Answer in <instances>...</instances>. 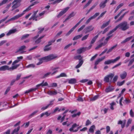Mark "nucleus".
<instances>
[{
	"instance_id": "bb28decb",
	"label": "nucleus",
	"mask_w": 134,
	"mask_h": 134,
	"mask_svg": "<svg viewBox=\"0 0 134 134\" xmlns=\"http://www.w3.org/2000/svg\"><path fill=\"white\" fill-rule=\"evenodd\" d=\"M107 44V42H104L103 43H101L100 44L98 45L97 47H96L95 49H98L101 47L102 46H104L106 45Z\"/></svg>"
},
{
	"instance_id": "9b49d317",
	"label": "nucleus",
	"mask_w": 134,
	"mask_h": 134,
	"mask_svg": "<svg viewBox=\"0 0 134 134\" xmlns=\"http://www.w3.org/2000/svg\"><path fill=\"white\" fill-rule=\"evenodd\" d=\"M79 125H77L76 124L74 123L73 124L71 127L69 129V131L71 132H76L77 131V130H74V129L76 127L78 126Z\"/></svg>"
},
{
	"instance_id": "dca6fc26",
	"label": "nucleus",
	"mask_w": 134,
	"mask_h": 134,
	"mask_svg": "<svg viewBox=\"0 0 134 134\" xmlns=\"http://www.w3.org/2000/svg\"><path fill=\"white\" fill-rule=\"evenodd\" d=\"M105 58V56H104L100 58L97 59L95 62L94 65H97L100 62L104 59Z\"/></svg>"
},
{
	"instance_id": "4c0bfd02",
	"label": "nucleus",
	"mask_w": 134,
	"mask_h": 134,
	"mask_svg": "<svg viewBox=\"0 0 134 134\" xmlns=\"http://www.w3.org/2000/svg\"><path fill=\"white\" fill-rule=\"evenodd\" d=\"M117 46V44H116L114 46H113L111 47V48H109L108 50L107 51V53H109L111 52L112 51L115 47H116Z\"/></svg>"
},
{
	"instance_id": "a878e982",
	"label": "nucleus",
	"mask_w": 134,
	"mask_h": 134,
	"mask_svg": "<svg viewBox=\"0 0 134 134\" xmlns=\"http://www.w3.org/2000/svg\"><path fill=\"white\" fill-rule=\"evenodd\" d=\"M95 129V126L94 125H93L91 126L89 129V131L90 132L93 133L94 132V130Z\"/></svg>"
},
{
	"instance_id": "6e6d98bb",
	"label": "nucleus",
	"mask_w": 134,
	"mask_h": 134,
	"mask_svg": "<svg viewBox=\"0 0 134 134\" xmlns=\"http://www.w3.org/2000/svg\"><path fill=\"white\" fill-rule=\"evenodd\" d=\"M125 81L124 80L122 81L118 82V85L119 86H120L122 85L125 83Z\"/></svg>"
},
{
	"instance_id": "b1692460",
	"label": "nucleus",
	"mask_w": 134,
	"mask_h": 134,
	"mask_svg": "<svg viewBox=\"0 0 134 134\" xmlns=\"http://www.w3.org/2000/svg\"><path fill=\"white\" fill-rule=\"evenodd\" d=\"M20 129V126H18L17 128H15L13 130L11 134H18V132Z\"/></svg>"
},
{
	"instance_id": "f3484780",
	"label": "nucleus",
	"mask_w": 134,
	"mask_h": 134,
	"mask_svg": "<svg viewBox=\"0 0 134 134\" xmlns=\"http://www.w3.org/2000/svg\"><path fill=\"white\" fill-rule=\"evenodd\" d=\"M19 18V17L18 15H16L12 18H10V19L8 20L5 22V23H6L10 21L18 19Z\"/></svg>"
},
{
	"instance_id": "69168bd1",
	"label": "nucleus",
	"mask_w": 134,
	"mask_h": 134,
	"mask_svg": "<svg viewBox=\"0 0 134 134\" xmlns=\"http://www.w3.org/2000/svg\"><path fill=\"white\" fill-rule=\"evenodd\" d=\"M99 15V13H96L93 16H92L93 19H95L97 16Z\"/></svg>"
},
{
	"instance_id": "1a4fd4ad",
	"label": "nucleus",
	"mask_w": 134,
	"mask_h": 134,
	"mask_svg": "<svg viewBox=\"0 0 134 134\" xmlns=\"http://www.w3.org/2000/svg\"><path fill=\"white\" fill-rule=\"evenodd\" d=\"M94 28V27L92 26V25H91L87 26L84 29L85 33L87 34L93 30Z\"/></svg>"
},
{
	"instance_id": "7ed1b4c3",
	"label": "nucleus",
	"mask_w": 134,
	"mask_h": 134,
	"mask_svg": "<svg viewBox=\"0 0 134 134\" xmlns=\"http://www.w3.org/2000/svg\"><path fill=\"white\" fill-rule=\"evenodd\" d=\"M120 57L119 56L116 57L114 59L108 60L105 62L104 64L105 65H108L110 64L111 63H114L118 61L120 59Z\"/></svg>"
},
{
	"instance_id": "0e129e2a",
	"label": "nucleus",
	"mask_w": 134,
	"mask_h": 134,
	"mask_svg": "<svg viewBox=\"0 0 134 134\" xmlns=\"http://www.w3.org/2000/svg\"><path fill=\"white\" fill-rule=\"evenodd\" d=\"M85 25H83L81 26L79 29L78 30V32H79L82 30L83 28L85 27Z\"/></svg>"
},
{
	"instance_id": "603ef678",
	"label": "nucleus",
	"mask_w": 134,
	"mask_h": 134,
	"mask_svg": "<svg viewBox=\"0 0 134 134\" xmlns=\"http://www.w3.org/2000/svg\"><path fill=\"white\" fill-rule=\"evenodd\" d=\"M92 0H89L87 3L84 6L83 9H84L88 6L91 3L92 1Z\"/></svg>"
},
{
	"instance_id": "412c9836",
	"label": "nucleus",
	"mask_w": 134,
	"mask_h": 134,
	"mask_svg": "<svg viewBox=\"0 0 134 134\" xmlns=\"http://www.w3.org/2000/svg\"><path fill=\"white\" fill-rule=\"evenodd\" d=\"M6 70H9V67L7 65H4L0 67V71H4Z\"/></svg>"
},
{
	"instance_id": "8fccbe9b",
	"label": "nucleus",
	"mask_w": 134,
	"mask_h": 134,
	"mask_svg": "<svg viewBox=\"0 0 134 134\" xmlns=\"http://www.w3.org/2000/svg\"><path fill=\"white\" fill-rule=\"evenodd\" d=\"M98 98V95L95 96L91 98L90 99V100L91 101H93L96 100Z\"/></svg>"
},
{
	"instance_id": "423d86ee",
	"label": "nucleus",
	"mask_w": 134,
	"mask_h": 134,
	"mask_svg": "<svg viewBox=\"0 0 134 134\" xmlns=\"http://www.w3.org/2000/svg\"><path fill=\"white\" fill-rule=\"evenodd\" d=\"M38 11H36L35 12H34V14L29 19V20H35V21H37V20H38L40 19L42 17H40L38 18L37 19V18H38V16H36V15L37 13L38 12Z\"/></svg>"
},
{
	"instance_id": "ddd939ff",
	"label": "nucleus",
	"mask_w": 134,
	"mask_h": 134,
	"mask_svg": "<svg viewBox=\"0 0 134 134\" xmlns=\"http://www.w3.org/2000/svg\"><path fill=\"white\" fill-rule=\"evenodd\" d=\"M114 89L113 86H109L106 88L105 91L106 93H109L113 91Z\"/></svg>"
},
{
	"instance_id": "0eeeda50",
	"label": "nucleus",
	"mask_w": 134,
	"mask_h": 134,
	"mask_svg": "<svg viewBox=\"0 0 134 134\" xmlns=\"http://www.w3.org/2000/svg\"><path fill=\"white\" fill-rule=\"evenodd\" d=\"M13 2V1L12 2V4H13V5L12 7V9L11 11H12L15 9L19 7L20 5V4H18L19 3H20V2Z\"/></svg>"
},
{
	"instance_id": "09e8293b",
	"label": "nucleus",
	"mask_w": 134,
	"mask_h": 134,
	"mask_svg": "<svg viewBox=\"0 0 134 134\" xmlns=\"http://www.w3.org/2000/svg\"><path fill=\"white\" fill-rule=\"evenodd\" d=\"M117 29V28H116V26L113 29L111 30L108 33V35H110L111 34L113 33L114 31H116Z\"/></svg>"
},
{
	"instance_id": "a211bd4d",
	"label": "nucleus",
	"mask_w": 134,
	"mask_h": 134,
	"mask_svg": "<svg viewBox=\"0 0 134 134\" xmlns=\"http://www.w3.org/2000/svg\"><path fill=\"white\" fill-rule=\"evenodd\" d=\"M126 123V121L125 120L123 121H122L121 120L119 121L118 122V124H121V127L122 128H123L124 127Z\"/></svg>"
},
{
	"instance_id": "bf43d9fd",
	"label": "nucleus",
	"mask_w": 134,
	"mask_h": 134,
	"mask_svg": "<svg viewBox=\"0 0 134 134\" xmlns=\"http://www.w3.org/2000/svg\"><path fill=\"white\" fill-rule=\"evenodd\" d=\"M91 121L89 120H87L86 122L85 125L86 126H87L91 124Z\"/></svg>"
},
{
	"instance_id": "c85d7f7f",
	"label": "nucleus",
	"mask_w": 134,
	"mask_h": 134,
	"mask_svg": "<svg viewBox=\"0 0 134 134\" xmlns=\"http://www.w3.org/2000/svg\"><path fill=\"white\" fill-rule=\"evenodd\" d=\"M53 101H51L50 102V103L48 104L46 106V107H42L41 108V109L43 110H45V109L47 108L49 106H51L52 105L53 103H52Z\"/></svg>"
},
{
	"instance_id": "393cba45",
	"label": "nucleus",
	"mask_w": 134,
	"mask_h": 134,
	"mask_svg": "<svg viewBox=\"0 0 134 134\" xmlns=\"http://www.w3.org/2000/svg\"><path fill=\"white\" fill-rule=\"evenodd\" d=\"M68 83L70 84H74L76 82V79L75 78L71 79L68 80Z\"/></svg>"
},
{
	"instance_id": "a18cd8bd",
	"label": "nucleus",
	"mask_w": 134,
	"mask_h": 134,
	"mask_svg": "<svg viewBox=\"0 0 134 134\" xmlns=\"http://www.w3.org/2000/svg\"><path fill=\"white\" fill-rule=\"evenodd\" d=\"M51 72H48L46 74H45L42 77V79L45 78L47 77H48L49 75L51 74Z\"/></svg>"
},
{
	"instance_id": "473e14b6",
	"label": "nucleus",
	"mask_w": 134,
	"mask_h": 134,
	"mask_svg": "<svg viewBox=\"0 0 134 134\" xmlns=\"http://www.w3.org/2000/svg\"><path fill=\"white\" fill-rule=\"evenodd\" d=\"M37 89V88H32L26 91L24 93L25 94H27L30 93L31 92L35 91Z\"/></svg>"
},
{
	"instance_id": "6ab92c4d",
	"label": "nucleus",
	"mask_w": 134,
	"mask_h": 134,
	"mask_svg": "<svg viewBox=\"0 0 134 134\" xmlns=\"http://www.w3.org/2000/svg\"><path fill=\"white\" fill-rule=\"evenodd\" d=\"M17 31L16 29H14L10 30L9 32L6 35L8 36L12 34H14Z\"/></svg>"
},
{
	"instance_id": "49530a36",
	"label": "nucleus",
	"mask_w": 134,
	"mask_h": 134,
	"mask_svg": "<svg viewBox=\"0 0 134 134\" xmlns=\"http://www.w3.org/2000/svg\"><path fill=\"white\" fill-rule=\"evenodd\" d=\"M29 35H30L29 34H26L25 35H24L22 36L21 38V40H22L25 39L27 38L28 37Z\"/></svg>"
},
{
	"instance_id": "3c124183",
	"label": "nucleus",
	"mask_w": 134,
	"mask_h": 134,
	"mask_svg": "<svg viewBox=\"0 0 134 134\" xmlns=\"http://www.w3.org/2000/svg\"><path fill=\"white\" fill-rule=\"evenodd\" d=\"M125 9H123L121 10V11L116 16H115L114 17V19H116L120 15V14L122 13V12L125 10Z\"/></svg>"
},
{
	"instance_id": "4468645a",
	"label": "nucleus",
	"mask_w": 134,
	"mask_h": 134,
	"mask_svg": "<svg viewBox=\"0 0 134 134\" xmlns=\"http://www.w3.org/2000/svg\"><path fill=\"white\" fill-rule=\"evenodd\" d=\"M109 0H105L103 2H101L99 5V6L100 8H103L106 6V4L109 1Z\"/></svg>"
},
{
	"instance_id": "72a5a7b5",
	"label": "nucleus",
	"mask_w": 134,
	"mask_h": 134,
	"mask_svg": "<svg viewBox=\"0 0 134 134\" xmlns=\"http://www.w3.org/2000/svg\"><path fill=\"white\" fill-rule=\"evenodd\" d=\"M38 110H36L34 111L32 113H31L28 116V118L29 119H30L33 117L34 115H35V114L37 113L38 112Z\"/></svg>"
},
{
	"instance_id": "2f4dec72",
	"label": "nucleus",
	"mask_w": 134,
	"mask_h": 134,
	"mask_svg": "<svg viewBox=\"0 0 134 134\" xmlns=\"http://www.w3.org/2000/svg\"><path fill=\"white\" fill-rule=\"evenodd\" d=\"M110 20H109L108 21L106 22V23H103L101 27V29H103L108 25L110 23Z\"/></svg>"
},
{
	"instance_id": "58836bf2",
	"label": "nucleus",
	"mask_w": 134,
	"mask_h": 134,
	"mask_svg": "<svg viewBox=\"0 0 134 134\" xmlns=\"http://www.w3.org/2000/svg\"><path fill=\"white\" fill-rule=\"evenodd\" d=\"M82 36V34H80V35H78L75 36L73 38L72 40H76L77 39H78L79 38H81Z\"/></svg>"
},
{
	"instance_id": "f257e3e1",
	"label": "nucleus",
	"mask_w": 134,
	"mask_h": 134,
	"mask_svg": "<svg viewBox=\"0 0 134 134\" xmlns=\"http://www.w3.org/2000/svg\"><path fill=\"white\" fill-rule=\"evenodd\" d=\"M116 26L117 29H119L123 31L127 30L129 28V25L126 21H124L120 23Z\"/></svg>"
},
{
	"instance_id": "338daca9",
	"label": "nucleus",
	"mask_w": 134,
	"mask_h": 134,
	"mask_svg": "<svg viewBox=\"0 0 134 134\" xmlns=\"http://www.w3.org/2000/svg\"><path fill=\"white\" fill-rule=\"evenodd\" d=\"M57 86V84L56 83H53L50 84V87H56Z\"/></svg>"
},
{
	"instance_id": "ea45409f",
	"label": "nucleus",
	"mask_w": 134,
	"mask_h": 134,
	"mask_svg": "<svg viewBox=\"0 0 134 134\" xmlns=\"http://www.w3.org/2000/svg\"><path fill=\"white\" fill-rule=\"evenodd\" d=\"M13 66L9 68V70H13L15 69H16L17 67H18L19 66V64H17L15 65H13Z\"/></svg>"
},
{
	"instance_id": "c756f323",
	"label": "nucleus",
	"mask_w": 134,
	"mask_h": 134,
	"mask_svg": "<svg viewBox=\"0 0 134 134\" xmlns=\"http://www.w3.org/2000/svg\"><path fill=\"white\" fill-rule=\"evenodd\" d=\"M53 101H51L50 102V103L48 104L46 106V107H42L41 108V109L43 110H45V109L47 108L49 106H51L52 105L53 103H52Z\"/></svg>"
},
{
	"instance_id": "37998d69",
	"label": "nucleus",
	"mask_w": 134,
	"mask_h": 134,
	"mask_svg": "<svg viewBox=\"0 0 134 134\" xmlns=\"http://www.w3.org/2000/svg\"><path fill=\"white\" fill-rule=\"evenodd\" d=\"M67 77L66 75L64 73H61L60 75L56 77V78H59L60 77Z\"/></svg>"
},
{
	"instance_id": "13d9d810",
	"label": "nucleus",
	"mask_w": 134,
	"mask_h": 134,
	"mask_svg": "<svg viewBox=\"0 0 134 134\" xmlns=\"http://www.w3.org/2000/svg\"><path fill=\"white\" fill-rule=\"evenodd\" d=\"M21 74H19L17 75L16 76V79H15L16 80V81H18V80H19L20 79V77H21Z\"/></svg>"
},
{
	"instance_id": "052dcab7",
	"label": "nucleus",
	"mask_w": 134,
	"mask_h": 134,
	"mask_svg": "<svg viewBox=\"0 0 134 134\" xmlns=\"http://www.w3.org/2000/svg\"><path fill=\"white\" fill-rule=\"evenodd\" d=\"M97 55V54H96L94 55L93 56L91 59L90 61H92L93 60L96 58Z\"/></svg>"
},
{
	"instance_id": "4d7b16f0",
	"label": "nucleus",
	"mask_w": 134,
	"mask_h": 134,
	"mask_svg": "<svg viewBox=\"0 0 134 134\" xmlns=\"http://www.w3.org/2000/svg\"><path fill=\"white\" fill-rule=\"evenodd\" d=\"M130 114L132 117H134V114L132 109H131L130 111Z\"/></svg>"
},
{
	"instance_id": "c03bdc74",
	"label": "nucleus",
	"mask_w": 134,
	"mask_h": 134,
	"mask_svg": "<svg viewBox=\"0 0 134 134\" xmlns=\"http://www.w3.org/2000/svg\"><path fill=\"white\" fill-rule=\"evenodd\" d=\"M56 39L54 38L53 40L49 41L48 43V44H47L49 46H50L52 44V43H54Z\"/></svg>"
},
{
	"instance_id": "7c9ffc66",
	"label": "nucleus",
	"mask_w": 134,
	"mask_h": 134,
	"mask_svg": "<svg viewBox=\"0 0 134 134\" xmlns=\"http://www.w3.org/2000/svg\"><path fill=\"white\" fill-rule=\"evenodd\" d=\"M98 34L93 38L90 42L91 44H93L95 42L96 40L98 37Z\"/></svg>"
},
{
	"instance_id": "774afa93",
	"label": "nucleus",
	"mask_w": 134,
	"mask_h": 134,
	"mask_svg": "<svg viewBox=\"0 0 134 134\" xmlns=\"http://www.w3.org/2000/svg\"><path fill=\"white\" fill-rule=\"evenodd\" d=\"M118 79V76L117 75L115 76L113 78V82H115Z\"/></svg>"
},
{
	"instance_id": "f704fd0d",
	"label": "nucleus",
	"mask_w": 134,
	"mask_h": 134,
	"mask_svg": "<svg viewBox=\"0 0 134 134\" xmlns=\"http://www.w3.org/2000/svg\"><path fill=\"white\" fill-rule=\"evenodd\" d=\"M51 49V47L47 45L44 47V50L45 51H48Z\"/></svg>"
},
{
	"instance_id": "79ce46f5",
	"label": "nucleus",
	"mask_w": 134,
	"mask_h": 134,
	"mask_svg": "<svg viewBox=\"0 0 134 134\" xmlns=\"http://www.w3.org/2000/svg\"><path fill=\"white\" fill-rule=\"evenodd\" d=\"M44 57H43L41 58L40 59H39V62L37 63L36 65H38L41 64L43 62V60H45V58H44Z\"/></svg>"
},
{
	"instance_id": "5701e85b",
	"label": "nucleus",
	"mask_w": 134,
	"mask_h": 134,
	"mask_svg": "<svg viewBox=\"0 0 134 134\" xmlns=\"http://www.w3.org/2000/svg\"><path fill=\"white\" fill-rule=\"evenodd\" d=\"M132 37L133 36H132L126 38L125 40L122 41L121 42V43H124L129 41L132 38Z\"/></svg>"
},
{
	"instance_id": "aec40b11",
	"label": "nucleus",
	"mask_w": 134,
	"mask_h": 134,
	"mask_svg": "<svg viewBox=\"0 0 134 134\" xmlns=\"http://www.w3.org/2000/svg\"><path fill=\"white\" fill-rule=\"evenodd\" d=\"M57 91L55 90L54 91H49L47 92V94L50 96L56 95L57 94Z\"/></svg>"
},
{
	"instance_id": "9d476101",
	"label": "nucleus",
	"mask_w": 134,
	"mask_h": 134,
	"mask_svg": "<svg viewBox=\"0 0 134 134\" xmlns=\"http://www.w3.org/2000/svg\"><path fill=\"white\" fill-rule=\"evenodd\" d=\"M26 48V46L23 45L21 46L16 52V53H19L20 54L23 53L25 52H23V51Z\"/></svg>"
},
{
	"instance_id": "f03ea898",
	"label": "nucleus",
	"mask_w": 134,
	"mask_h": 134,
	"mask_svg": "<svg viewBox=\"0 0 134 134\" xmlns=\"http://www.w3.org/2000/svg\"><path fill=\"white\" fill-rule=\"evenodd\" d=\"M58 58V56L57 55L52 54H50L47 56L44 57L46 60L47 61H49L53 60L55 59Z\"/></svg>"
},
{
	"instance_id": "6e6552de",
	"label": "nucleus",
	"mask_w": 134,
	"mask_h": 134,
	"mask_svg": "<svg viewBox=\"0 0 134 134\" xmlns=\"http://www.w3.org/2000/svg\"><path fill=\"white\" fill-rule=\"evenodd\" d=\"M69 7H67L64 8L62 11H61L57 15V16L58 18H60L61 16L63 15L65 13H66L67 10L69 9Z\"/></svg>"
},
{
	"instance_id": "a19ab883",
	"label": "nucleus",
	"mask_w": 134,
	"mask_h": 134,
	"mask_svg": "<svg viewBox=\"0 0 134 134\" xmlns=\"http://www.w3.org/2000/svg\"><path fill=\"white\" fill-rule=\"evenodd\" d=\"M76 14V13H75L74 12H72L69 15L68 17V18L69 19L71 17L74 16Z\"/></svg>"
},
{
	"instance_id": "cd10ccee",
	"label": "nucleus",
	"mask_w": 134,
	"mask_h": 134,
	"mask_svg": "<svg viewBox=\"0 0 134 134\" xmlns=\"http://www.w3.org/2000/svg\"><path fill=\"white\" fill-rule=\"evenodd\" d=\"M127 75V72L125 71H124L122 73L120 74V76L122 79H124L126 77Z\"/></svg>"
},
{
	"instance_id": "2eb2a0df",
	"label": "nucleus",
	"mask_w": 134,
	"mask_h": 134,
	"mask_svg": "<svg viewBox=\"0 0 134 134\" xmlns=\"http://www.w3.org/2000/svg\"><path fill=\"white\" fill-rule=\"evenodd\" d=\"M44 80H43L41 83L40 84L37 85L36 86V88H37V89L38 88V87L40 86H41L42 87H43L48 86V84L47 83V82H46L44 83Z\"/></svg>"
},
{
	"instance_id": "39448f33",
	"label": "nucleus",
	"mask_w": 134,
	"mask_h": 134,
	"mask_svg": "<svg viewBox=\"0 0 134 134\" xmlns=\"http://www.w3.org/2000/svg\"><path fill=\"white\" fill-rule=\"evenodd\" d=\"M35 5V4H32L29 6L26 9L24 10L22 13L20 14H18V15L19 18L21 17L23 15H24L26 12H27L29 10L31 9V7Z\"/></svg>"
},
{
	"instance_id": "c9c22d12",
	"label": "nucleus",
	"mask_w": 134,
	"mask_h": 134,
	"mask_svg": "<svg viewBox=\"0 0 134 134\" xmlns=\"http://www.w3.org/2000/svg\"><path fill=\"white\" fill-rule=\"evenodd\" d=\"M129 12L128 11H127V12H125L124 14L122 15L119 18V19L116 21L115 23H116L117 22H118L119 21H121L122 19L124 17V16L127 13Z\"/></svg>"
},
{
	"instance_id": "e433bc0d",
	"label": "nucleus",
	"mask_w": 134,
	"mask_h": 134,
	"mask_svg": "<svg viewBox=\"0 0 134 134\" xmlns=\"http://www.w3.org/2000/svg\"><path fill=\"white\" fill-rule=\"evenodd\" d=\"M83 60H81V61L79 62V64L75 66V68L77 69L80 67L83 64Z\"/></svg>"
},
{
	"instance_id": "de8ad7c7",
	"label": "nucleus",
	"mask_w": 134,
	"mask_h": 134,
	"mask_svg": "<svg viewBox=\"0 0 134 134\" xmlns=\"http://www.w3.org/2000/svg\"><path fill=\"white\" fill-rule=\"evenodd\" d=\"M108 108H104L103 109H102L101 110V112H102V111H103L104 112V114H105L107 113L108 110Z\"/></svg>"
},
{
	"instance_id": "5fc2aeb1",
	"label": "nucleus",
	"mask_w": 134,
	"mask_h": 134,
	"mask_svg": "<svg viewBox=\"0 0 134 134\" xmlns=\"http://www.w3.org/2000/svg\"><path fill=\"white\" fill-rule=\"evenodd\" d=\"M110 127L109 126H107L106 127V132L108 133L110 131Z\"/></svg>"
},
{
	"instance_id": "20e7f679",
	"label": "nucleus",
	"mask_w": 134,
	"mask_h": 134,
	"mask_svg": "<svg viewBox=\"0 0 134 134\" xmlns=\"http://www.w3.org/2000/svg\"><path fill=\"white\" fill-rule=\"evenodd\" d=\"M114 74L111 73H110L109 75H107L105 76L104 78V81L107 82H109V78H110V79H111L114 76Z\"/></svg>"
},
{
	"instance_id": "864d4df0",
	"label": "nucleus",
	"mask_w": 134,
	"mask_h": 134,
	"mask_svg": "<svg viewBox=\"0 0 134 134\" xmlns=\"http://www.w3.org/2000/svg\"><path fill=\"white\" fill-rule=\"evenodd\" d=\"M89 35V34H88L83 36L81 39V40L83 41L87 39Z\"/></svg>"
},
{
	"instance_id": "f8f14e48",
	"label": "nucleus",
	"mask_w": 134,
	"mask_h": 134,
	"mask_svg": "<svg viewBox=\"0 0 134 134\" xmlns=\"http://www.w3.org/2000/svg\"><path fill=\"white\" fill-rule=\"evenodd\" d=\"M87 48L83 47L80 48L77 50V53L78 54H80L86 51Z\"/></svg>"
},
{
	"instance_id": "680f3d73",
	"label": "nucleus",
	"mask_w": 134,
	"mask_h": 134,
	"mask_svg": "<svg viewBox=\"0 0 134 134\" xmlns=\"http://www.w3.org/2000/svg\"><path fill=\"white\" fill-rule=\"evenodd\" d=\"M35 66L33 64H30L26 66V68H34L35 67Z\"/></svg>"
},
{
	"instance_id": "e2e57ef3",
	"label": "nucleus",
	"mask_w": 134,
	"mask_h": 134,
	"mask_svg": "<svg viewBox=\"0 0 134 134\" xmlns=\"http://www.w3.org/2000/svg\"><path fill=\"white\" fill-rule=\"evenodd\" d=\"M113 35H111L109 36H108L105 39V40L104 41V42H107V43L108 41L109 40V39Z\"/></svg>"
},
{
	"instance_id": "4be33fe9",
	"label": "nucleus",
	"mask_w": 134,
	"mask_h": 134,
	"mask_svg": "<svg viewBox=\"0 0 134 134\" xmlns=\"http://www.w3.org/2000/svg\"><path fill=\"white\" fill-rule=\"evenodd\" d=\"M83 57L80 55L75 56L74 58V59L75 60H79V62H80L81 60H83Z\"/></svg>"
}]
</instances>
